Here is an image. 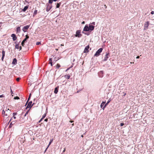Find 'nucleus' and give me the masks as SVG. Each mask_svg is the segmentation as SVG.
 Here are the masks:
<instances>
[{
  "mask_svg": "<svg viewBox=\"0 0 154 154\" xmlns=\"http://www.w3.org/2000/svg\"><path fill=\"white\" fill-rule=\"evenodd\" d=\"M111 100L110 99H109V100H108V101L106 103H105V104L103 106V108H102V109L103 110H104V109L108 105V104H109V103L110 102Z\"/></svg>",
  "mask_w": 154,
  "mask_h": 154,
  "instance_id": "4468645a",
  "label": "nucleus"
},
{
  "mask_svg": "<svg viewBox=\"0 0 154 154\" xmlns=\"http://www.w3.org/2000/svg\"><path fill=\"white\" fill-rule=\"evenodd\" d=\"M11 94H12L13 93L12 91V90L11 89Z\"/></svg>",
  "mask_w": 154,
  "mask_h": 154,
  "instance_id": "052dcab7",
  "label": "nucleus"
},
{
  "mask_svg": "<svg viewBox=\"0 0 154 154\" xmlns=\"http://www.w3.org/2000/svg\"><path fill=\"white\" fill-rule=\"evenodd\" d=\"M65 148L64 149L63 151V152H65Z\"/></svg>",
  "mask_w": 154,
  "mask_h": 154,
  "instance_id": "69168bd1",
  "label": "nucleus"
},
{
  "mask_svg": "<svg viewBox=\"0 0 154 154\" xmlns=\"http://www.w3.org/2000/svg\"><path fill=\"white\" fill-rule=\"evenodd\" d=\"M43 119H42V118L40 119V120H39V121H38V122L39 123H40L41 121Z\"/></svg>",
  "mask_w": 154,
  "mask_h": 154,
  "instance_id": "3c124183",
  "label": "nucleus"
},
{
  "mask_svg": "<svg viewBox=\"0 0 154 154\" xmlns=\"http://www.w3.org/2000/svg\"><path fill=\"white\" fill-rule=\"evenodd\" d=\"M12 118H11L10 119V120H9V121L8 122V123L10 122L11 121V120H12Z\"/></svg>",
  "mask_w": 154,
  "mask_h": 154,
  "instance_id": "bf43d9fd",
  "label": "nucleus"
},
{
  "mask_svg": "<svg viewBox=\"0 0 154 154\" xmlns=\"http://www.w3.org/2000/svg\"><path fill=\"white\" fill-rule=\"evenodd\" d=\"M140 56H137L136 57L137 59H138L139 58Z\"/></svg>",
  "mask_w": 154,
  "mask_h": 154,
  "instance_id": "4d7b16f0",
  "label": "nucleus"
},
{
  "mask_svg": "<svg viewBox=\"0 0 154 154\" xmlns=\"http://www.w3.org/2000/svg\"><path fill=\"white\" fill-rule=\"evenodd\" d=\"M12 63L13 64L16 65L17 63V60L16 58H14L13 59Z\"/></svg>",
  "mask_w": 154,
  "mask_h": 154,
  "instance_id": "dca6fc26",
  "label": "nucleus"
},
{
  "mask_svg": "<svg viewBox=\"0 0 154 154\" xmlns=\"http://www.w3.org/2000/svg\"><path fill=\"white\" fill-rule=\"evenodd\" d=\"M53 141V140H50V141L49 143V145L48 146H49V145L51 144L52 141Z\"/></svg>",
  "mask_w": 154,
  "mask_h": 154,
  "instance_id": "72a5a7b5",
  "label": "nucleus"
},
{
  "mask_svg": "<svg viewBox=\"0 0 154 154\" xmlns=\"http://www.w3.org/2000/svg\"><path fill=\"white\" fill-rule=\"evenodd\" d=\"M89 48V45H88L87 46H86L83 52L84 53H88L89 51L88 50Z\"/></svg>",
  "mask_w": 154,
  "mask_h": 154,
  "instance_id": "1a4fd4ad",
  "label": "nucleus"
},
{
  "mask_svg": "<svg viewBox=\"0 0 154 154\" xmlns=\"http://www.w3.org/2000/svg\"><path fill=\"white\" fill-rule=\"evenodd\" d=\"M60 67V66L59 64L57 63L56 66V68L57 69H58Z\"/></svg>",
  "mask_w": 154,
  "mask_h": 154,
  "instance_id": "393cba45",
  "label": "nucleus"
},
{
  "mask_svg": "<svg viewBox=\"0 0 154 154\" xmlns=\"http://www.w3.org/2000/svg\"><path fill=\"white\" fill-rule=\"evenodd\" d=\"M15 47L16 48L18 49L19 48V44H16L15 45Z\"/></svg>",
  "mask_w": 154,
  "mask_h": 154,
  "instance_id": "c756f323",
  "label": "nucleus"
},
{
  "mask_svg": "<svg viewBox=\"0 0 154 154\" xmlns=\"http://www.w3.org/2000/svg\"><path fill=\"white\" fill-rule=\"evenodd\" d=\"M2 113V115H5V116H8V115H7V113H6V114H5V112L4 110H3Z\"/></svg>",
  "mask_w": 154,
  "mask_h": 154,
  "instance_id": "b1692460",
  "label": "nucleus"
},
{
  "mask_svg": "<svg viewBox=\"0 0 154 154\" xmlns=\"http://www.w3.org/2000/svg\"><path fill=\"white\" fill-rule=\"evenodd\" d=\"M49 147V146H48V147H47V148L46 149H45V152L46 151H47L48 148V147Z\"/></svg>",
  "mask_w": 154,
  "mask_h": 154,
  "instance_id": "a18cd8bd",
  "label": "nucleus"
},
{
  "mask_svg": "<svg viewBox=\"0 0 154 154\" xmlns=\"http://www.w3.org/2000/svg\"><path fill=\"white\" fill-rule=\"evenodd\" d=\"M3 95H0V97H2Z\"/></svg>",
  "mask_w": 154,
  "mask_h": 154,
  "instance_id": "338daca9",
  "label": "nucleus"
},
{
  "mask_svg": "<svg viewBox=\"0 0 154 154\" xmlns=\"http://www.w3.org/2000/svg\"><path fill=\"white\" fill-rule=\"evenodd\" d=\"M70 68H68L66 70V72L67 70H68Z\"/></svg>",
  "mask_w": 154,
  "mask_h": 154,
  "instance_id": "13d9d810",
  "label": "nucleus"
},
{
  "mask_svg": "<svg viewBox=\"0 0 154 154\" xmlns=\"http://www.w3.org/2000/svg\"><path fill=\"white\" fill-rule=\"evenodd\" d=\"M30 99V97H28V99L27 100L26 102V104L25 106L26 105V104L29 101V100Z\"/></svg>",
  "mask_w": 154,
  "mask_h": 154,
  "instance_id": "2f4dec72",
  "label": "nucleus"
},
{
  "mask_svg": "<svg viewBox=\"0 0 154 154\" xmlns=\"http://www.w3.org/2000/svg\"><path fill=\"white\" fill-rule=\"evenodd\" d=\"M13 118L14 119H15L16 118V117L15 116H13Z\"/></svg>",
  "mask_w": 154,
  "mask_h": 154,
  "instance_id": "0e129e2a",
  "label": "nucleus"
},
{
  "mask_svg": "<svg viewBox=\"0 0 154 154\" xmlns=\"http://www.w3.org/2000/svg\"><path fill=\"white\" fill-rule=\"evenodd\" d=\"M37 10H35L34 12L33 15H35L37 14Z\"/></svg>",
  "mask_w": 154,
  "mask_h": 154,
  "instance_id": "bb28decb",
  "label": "nucleus"
},
{
  "mask_svg": "<svg viewBox=\"0 0 154 154\" xmlns=\"http://www.w3.org/2000/svg\"><path fill=\"white\" fill-rule=\"evenodd\" d=\"M20 27L19 26H18L17 28V32H20Z\"/></svg>",
  "mask_w": 154,
  "mask_h": 154,
  "instance_id": "6ab92c4d",
  "label": "nucleus"
},
{
  "mask_svg": "<svg viewBox=\"0 0 154 154\" xmlns=\"http://www.w3.org/2000/svg\"><path fill=\"white\" fill-rule=\"evenodd\" d=\"M41 44V43L40 42H37L36 43V45H38L40 44Z\"/></svg>",
  "mask_w": 154,
  "mask_h": 154,
  "instance_id": "f704fd0d",
  "label": "nucleus"
},
{
  "mask_svg": "<svg viewBox=\"0 0 154 154\" xmlns=\"http://www.w3.org/2000/svg\"><path fill=\"white\" fill-rule=\"evenodd\" d=\"M15 121H12L10 124V125L9 126V128H11L12 127V125L15 124Z\"/></svg>",
  "mask_w": 154,
  "mask_h": 154,
  "instance_id": "a211bd4d",
  "label": "nucleus"
},
{
  "mask_svg": "<svg viewBox=\"0 0 154 154\" xmlns=\"http://www.w3.org/2000/svg\"><path fill=\"white\" fill-rule=\"evenodd\" d=\"M31 94H30L29 97H30L31 98Z\"/></svg>",
  "mask_w": 154,
  "mask_h": 154,
  "instance_id": "5fc2aeb1",
  "label": "nucleus"
},
{
  "mask_svg": "<svg viewBox=\"0 0 154 154\" xmlns=\"http://www.w3.org/2000/svg\"><path fill=\"white\" fill-rule=\"evenodd\" d=\"M90 33H89V32H88V33H85V35H90Z\"/></svg>",
  "mask_w": 154,
  "mask_h": 154,
  "instance_id": "a19ab883",
  "label": "nucleus"
},
{
  "mask_svg": "<svg viewBox=\"0 0 154 154\" xmlns=\"http://www.w3.org/2000/svg\"><path fill=\"white\" fill-rule=\"evenodd\" d=\"M46 116V114L45 113L43 115L42 117V119H43Z\"/></svg>",
  "mask_w": 154,
  "mask_h": 154,
  "instance_id": "cd10ccee",
  "label": "nucleus"
},
{
  "mask_svg": "<svg viewBox=\"0 0 154 154\" xmlns=\"http://www.w3.org/2000/svg\"><path fill=\"white\" fill-rule=\"evenodd\" d=\"M13 116H15V115H17V112H14L13 114Z\"/></svg>",
  "mask_w": 154,
  "mask_h": 154,
  "instance_id": "4c0bfd02",
  "label": "nucleus"
},
{
  "mask_svg": "<svg viewBox=\"0 0 154 154\" xmlns=\"http://www.w3.org/2000/svg\"><path fill=\"white\" fill-rule=\"evenodd\" d=\"M90 24H92V25H95V22H93L92 23H91Z\"/></svg>",
  "mask_w": 154,
  "mask_h": 154,
  "instance_id": "58836bf2",
  "label": "nucleus"
},
{
  "mask_svg": "<svg viewBox=\"0 0 154 154\" xmlns=\"http://www.w3.org/2000/svg\"><path fill=\"white\" fill-rule=\"evenodd\" d=\"M85 23V22L84 21H83L82 23V24H84Z\"/></svg>",
  "mask_w": 154,
  "mask_h": 154,
  "instance_id": "864d4df0",
  "label": "nucleus"
},
{
  "mask_svg": "<svg viewBox=\"0 0 154 154\" xmlns=\"http://www.w3.org/2000/svg\"><path fill=\"white\" fill-rule=\"evenodd\" d=\"M46 5L47 7L46 8V11L47 12H48L51 9L52 6L51 5H49L48 3L46 4Z\"/></svg>",
  "mask_w": 154,
  "mask_h": 154,
  "instance_id": "39448f33",
  "label": "nucleus"
},
{
  "mask_svg": "<svg viewBox=\"0 0 154 154\" xmlns=\"http://www.w3.org/2000/svg\"><path fill=\"white\" fill-rule=\"evenodd\" d=\"M19 48L20 49V50L22 49V47L21 46L19 47Z\"/></svg>",
  "mask_w": 154,
  "mask_h": 154,
  "instance_id": "09e8293b",
  "label": "nucleus"
},
{
  "mask_svg": "<svg viewBox=\"0 0 154 154\" xmlns=\"http://www.w3.org/2000/svg\"><path fill=\"white\" fill-rule=\"evenodd\" d=\"M61 4V2H60V3H57L56 6V8H59L60 7Z\"/></svg>",
  "mask_w": 154,
  "mask_h": 154,
  "instance_id": "412c9836",
  "label": "nucleus"
},
{
  "mask_svg": "<svg viewBox=\"0 0 154 154\" xmlns=\"http://www.w3.org/2000/svg\"><path fill=\"white\" fill-rule=\"evenodd\" d=\"M32 101H31L29 102L28 103L27 106L26 107V109L28 108L30 109L32 106Z\"/></svg>",
  "mask_w": 154,
  "mask_h": 154,
  "instance_id": "6e6552de",
  "label": "nucleus"
},
{
  "mask_svg": "<svg viewBox=\"0 0 154 154\" xmlns=\"http://www.w3.org/2000/svg\"><path fill=\"white\" fill-rule=\"evenodd\" d=\"M29 25H26L25 26H24L22 30L24 32H25L27 30L29 27Z\"/></svg>",
  "mask_w": 154,
  "mask_h": 154,
  "instance_id": "9b49d317",
  "label": "nucleus"
},
{
  "mask_svg": "<svg viewBox=\"0 0 154 154\" xmlns=\"http://www.w3.org/2000/svg\"><path fill=\"white\" fill-rule=\"evenodd\" d=\"M124 125V124L123 123H121V124H120V126H123Z\"/></svg>",
  "mask_w": 154,
  "mask_h": 154,
  "instance_id": "ea45409f",
  "label": "nucleus"
},
{
  "mask_svg": "<svg viewBox=\"0 0 154 154\" xmlns=\"http://www.w3.org/2000/svg\"><path fill=\"white\" fill-rule=\"evenodd\" d=\"M103 50L102 48H99L96 52L94 56L96 57H98L100 55V53L102 52Z\"/></svg>",
  "mask_w": 154,
  "mask_h": 154,
  "instance_id": "f03ea898",
  "label": "nucleus"
},
{
  "mask_svg": "<svg viewBox=\"0 0 154 154\" xmlns=\"http://www.w3.org/2000/svg\"><path fill=\"white\" fill-rule=\"evenodd\" d=\"M4 57H4V56H3H3H2V61H3V59H4Z\"/></svg>",
  "mask_w": 154,
  "mask_h": 154,
  "instance_id": "de8ad7c7",
  "label": "nucleus"
},
{
  "mask_svg": "<svg viewBox=\"0 0 154 154\" xmlns=\"http://www.w3.org/2000/svg\"><path fill=\"white\" fill-rule=\"evenodd\" d=\"M5 149L8 151L9 150L10 146H11L10 144L9 143L7 142L4 145Z\"/></svg>",
  "mask_w": 154,
  "mask_h": 154,
  "instance_id": "f257e3e1",
  "label": "nucleus"
},
{
  "mask_svg": "<svg viewBox=\"0 0 154 154\" xmlns=\"http://www.w3.org/2000/svg\"><path fill=\"white\" fill-rule=\"evenodd\" d=\"M54 57V56L53 55H52L51 56V58H52Z\"/></svg>",
  "mask_w": 154,
  "mask_h": 154,
  "instance_id": "e2e57ef3",
  "label": "nucleus"
},
{
  "mask_svg": "<svg viewBox=\"0 0 154 154\" xmlns=\"http://www.w3.org/2000/svg\"><path fill=\"white\" fill-rule=\"evenodd\" d=\"M59 59V57H58V58H56V57H54V58L53 61V63H54V62L55 63L56 61H57Z\"/></svg>",
  "mask_w": 154,
  "mask_h": 154,
  "instance_id": "4be33fe9",
  "label": "nucleus"
},
{
  "mask_svg": "<svg viewBox=\"0 0 154 154\" xmlns=\"http://www.w3.org/2000/svg\"><path fill=\"white\" fill-rule=\"evenodd\" d=\"M26 114H24V117L26 116Z\"/></svg>",
  "mask_w": 154,
  "mask_h": 154,
  "instance_id": "774afa93",
  "label": "nucleus"
},
{
  "mask_svg": "<svg viewBox=\"0 0 154 154\" xmlns=\"http://www.w3.org/2000/svg\"><path fill=\"white\" fill-rule=\"evenodd\" d=\"M82 34H81V30H79L76 31L75 36L78 38H80L82 36Z\"/></svg>",
  "mask_w": 154,
  "mask_h": 154,
  "instance_id": "7ed1b4c3",
  "label": "nucleus"
},
{
  "mask_svg": "<svg viewBox=\"0 0 154 154\" xmlns=\"http://www.w3.org/2000/svg\"><path fill=\"white\" fill-rule=\"evenodd\" d=\"M28 8V6H25L24 8L22 9V11H23V12H25V11Z\"/></svg>",
  "mask_w": 154,
  "mask_h": 154,
  "instance_id": "f3484780",
  "label": "nucleus"
},
{
  "mask_svg": "<svg viewBox=\"0 0 154 154\" xmlns=\"http://www.w3.org/2000/svg\"><path fill=\"white\" fill-rule=\"evenodd\" d=\"M123 93L124 94L123 96H125L126 95V94L124 92H123Z\"/></svg>",
  "mask_w": 154,
  "mask_h": 154,
  "instance_id": "603ef678",
  "label": "nucleus"
},
{
  "mask_svg": "<svg viewBox=\"0 0 154 154\" xmlns=\"http://www.w3.org/2000/svg\"><path fill=\"white\" fill-rule=\"evenodd\" d=\"M65 77L66 79H69L70 77V75L69 74L66 75L65 76Z\"/></svg>",
  "mask_w": 154,
  "mask_h": 154,
  "instance_id": "5701e85b",
  "label": "nucleus"
},
{
  "mask_svg": "<svg viewBox=\"0 0 154 154\" xmlns=\"http://www.w3.org/2000/svg\"><path fill=\"white\" fill-rule=\"evenodd\" d=\"M106 101H103L100 105V107L101 108H103V106L104 104L105 103Z\"/></svg>",
  "mask_w": 154,
  "mask_h": 154,
  "instance_id": "aec40b11",
  "label": "nucleus"
},
{
  "mask_svg": "<svg viewBox=\"0 0 154 154\" xmlns=\"http://www.w3.org/2000/svg\"><path fill=\"white\" fill-rule=\"evenodd\" d=\"M8 110H9V111H10V110H9V109H7V110H6V111L7 112H8Z\"/></svg>",
  "mask_w": 154,
  "mask_h": 154,
  "instance_id": "680f3d73",
  "label": "nucleus"
},
{
  "mask_svg": "<svg viewBox=\"0 0 154 154\" xmlns=\"http://www.w3.org/2000/svg\"><path fill=\"white\" fill-rule=\"evenodd\" d=\"M29 109L26 112V113H25V114H26L27 115V114H28V112H29Z\"/></svg>",
  "mask_w": 154,
  "mask_h": 154,
  "instance_id": "c03bdc74",
  "label": "nucleus"
},
{
  "mask_svg": "<svg viewBox=\"0 0 154 154\" xmlns=\"http://www.w3.org/2000/svg\"><path fill=\"white\" fill-rule=\"evenodd\" d=\"M85 31H84V30L82 32V33L83 34H85V33L84 32Z\"/></svg>",
  "mask_w": 154,
  "mask_h": 154,
  "instance_id": "8fccbe9b",
  "label": "nucleus"
},
{
  "mask_svg": "<svg viewBox=\"0 0 154 154\" xmlns=\"http://www.w3.org/2000/svg\"><path fill=\"white\" fill-rule=\"evenodd\" d=\"M149 23V21H147L146 22L144 25V30H146L147 29Z\"/></svg>",
  "mask_w": 154,
  "mask_h": 154,
  "instance_id": "9d476101",
  "label": "nucleus"
},
{
  "mask_svg": "<svg viewBox=\"0 0 154 154\" xmlns=\"http://www.w3.org/2000/svg\"><path fill=\"white\" fill-rule=\"evenodd\" d=\"M53 63V62H49V63H50L51 65V66H53V64H52V63Z\"/></svg>",
  "mask_w": 154,
  "mask_h": 154,
  "instance_id": "49530a36",
  "label": "nucleus"
},
{
  "mask_svg": "<svg viewBox=\"0 0 154 154\" xmlns=\"http://www.w3.org/2000/svg\"><path fill=\"white\" fill-rule=\"evenodd\" d=\"M45 121L46 122H47L48 121V119L47 118H46L45 119Z\"/></svg>",
  "mask_w": 154,
  "mask_h": 154,
  "instance_id": "37998d69",
  "label": "nucleus"
},
{
  "mask_svg": "<svg viewBox=\"0 0 154 154\" xmlns=\"http://www.w3.org/2000/svg\"><path fill=\"white\" fill-rule=\"evenodd\" d=\"M59 88V86H57V87H56L55 88L54 92L55 94H57V93Z\"/></svg>",
  "mask_w": 154,
  "mask_h": 154,
  "instance_id": "2eb2a0df",
  "label": "nucleus"
},
{
  "mask_svg": "<svg viewBox=\"0 0 154 154\" xmlns=\"http://www.w3.org/2000/svg\"><path fill=\"white\" fill-rule=\"evenodd\" d=\"M11 36L12 37L13 40L14 41H15L17 39V37L14 34H12L11 35Z\"/></svg>",
  "mask_w": 154,
  "mask_h": 154,
  "instance_id": "ddd939ff",
  "label": "nucleus"
},
{
  "mask_svg": "<svg viewBox=\"0 0 154 154\" xmlns=\"http://www.w3.org/2000/svg\"><path fill=\"white\" fill-rule=\"evenodd\" d=\"M99 74H101L102 75L103 74V71H101L100 72Z\"/></svg>",
  "mask_w": 154,
  "mask_h": 154,
  "instance_id": "c9c22d12",
  "label": "nucleus"
},
{
  "mask_svg": "<svg viewBox=\"0 0 154 154\" xmlns=\"http://www.w3.org/2000/svg\"><path fill=\"white\" fill-rule=\"evenodd\" d=\"M53 0H49L48 4H51L53 2Z\"/></svg>",
  "mask_w": 154,
  "mask_h": 154,
  "instance_id": "c85d7f7f",
  "label": "nucleus"
},
{
  "mask_svg": "<svg viewBox=\"0 0 154 154\" xmlns=\"http://www.w3.org/2000/svg\"><path fill=\"white\" fill-rule=\"evenodd\" d=\"M2 56H5V51L4 50H3L2 52Z\"/></svg>",
  "mask_w": 154,
  "mask_h": 154,
  "instance_id": "a878e982",
  "label": "nucleus"
},
{
  "mask_svg": "<svg viewBox=\"0 0 154 154\" xmlns=\"http://www.w3.org/2000/svg\"><path fill=\"white\" fill-rule=\"evenodd\" d=\"M104 6L105 7V8L106 9L107 8V6L105 5H104Z\"/></svg>",
  "mask_w": 154,
  "mask_h": 154,
  "instance_id": "6e6d98bb",
  "label": "nucleus"
},
{
  "mask_svg": "<svg viewBox=\"0 0 154 154\" xmlns=\"http://www.w3.org/2000/svg\"><path fill=\"white\" fill-rule=\"evenodd\" d=\"M29 38V37L28 35H26V38L23 40L21 43V45L22 46H24L25 45V43L26 42L27 40Z\"/></svg>",
  "mask_w": 154,
  "mask_h": 154,
  "instance_id": "20e7f679",
  "label": "nucleus"
},
{
  "mask_svg": "<svg viewBox=\"0 0 154 154\" xmlns=\"http://www.w3.org/2000/svg\"><path fill=\"white\" fill-rule=\"evenodd\" d=\"M83 29L84 31L86 32L89 31L88 25V24H86L84 27Z\"/></svg>",
  "mask_w": 154,
  "mask_h": 154,
  "instance_id": "f8f14e48",
  "label": "nucleus"
},
{
  "mask_svg": "<svg viewBox=\"0 0 154 154\" xmlns=\"http://www.w3.org/2000/svg\"><path fill=\"white\" fill-rule=\"evenodd\" d=\"M95 26L93 25H92L91 24H89L88 26V28L89 32H91L94 29Z\"/></svg>",
  "mask_w": 154,
  "mask_h": 154,
  "instance_id": "423d86ee",
  "label": "nucleus"
},
{
  "mask_svg": "<svg viewBox=\"0 0 154 154\" xmlns=\"http://www.w3.org/2000/svg\"><path fill=\"white\" fill-rule=\"evenodd\" d=\"M49 62H52V58H50L49 59Z\"/></svg>",
  "mask_w": 154,
  "mask_h": 154,
  "instance_id": "e433bc0d",
  "label": "nucleus"
},
{
  "mask_svg": "<svg viewBox=\"0 0 154 154\" xmlns=\"http://www.w3.org/2000/svg\"><path fill=\"white\" fill-rule=\"evenodd\" d=\"M151 14H154V11H152L151 12Z\"/></svg>",
  "mask_w": 154,
  "mask_h": 154,
  "instance_id": "79ce46f5",
  "label": "nucleus"
},
{
  "mask_svg": "<svg viewBox=\"0 0 154 154\" xmlns=\"http://www.w3.org/2000/svg\"><path fill=\"white\" fill-rule=\"evenodd\" d=\"M21 78L20 77H18L16 78V80L17 81L19 82V80Z\"/></svg>",
  "mask_w": 154,
  "mask_h": 154,
  "instance_id": "473e14b6",
  "label": "nucleus"
},
{
  "mask_svg": "<svg viewBox=\"0 0 154 154\" xmlns=\"http://www.w3.org/2000/svg\"><path fill=\"white\" fill-rule=\"evenodd\" d=\"M110 56V54L109 53H106V54L105 55V57L104 59L103 60V61H106L109 57Z\"/></svg>",
  "mask_w": 154,
  "mask_h": 154,
  "instance_id": "0eeeda50",
  "label": "nucleus"
},
{
  "mask_svg": "<svg viewBox=\"0 0 154 154\" xmlns=\"http://www.w3.org/2000/svg\"><path fill=\"white\" fill-rule=\"evenodd\" d=\"M14 99L15 100H18L20 99V98L18 96H16L14 97Z\"/></svg>",
  "mask_w": 154,
  "mask_h": 154,
  "instance_id": "7c9ffc66",
  "label": "nucleus"
}]
</instances>
